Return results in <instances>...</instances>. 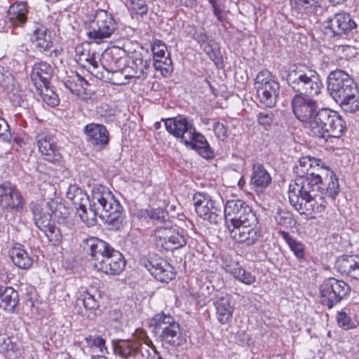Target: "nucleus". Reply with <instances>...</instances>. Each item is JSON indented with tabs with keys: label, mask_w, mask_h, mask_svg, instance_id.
<instances>
[{
	"label": "nucleus",
	"mask_w": 359,
	"mask_h": 359,
	"mask_svg": "<svg viewBox=\"0 0 359 359\" xmlns=\"http://www.w3.org/2000/svg\"><path fill=\"white\" fill-rule=\"evenodd\" d=\"M43 101L50 107H55L59 104L57 95L50 88L49 85H46L37 89Z\"/></svg>",
	"instance_id": "42"
},
{
	"label": "nucleus",
	"mask_w": 359,
	"mask_h": 359,
	"mask_svg": "<svg viewBox=\"0 0 359 359\" xmlns=\"http://www.w3.org/2000/svg\"><path fill=\"white\" fill-rule=\"evenodd\" d=\"M81 191V189L79 187H78L76 185L71 184L68 187L67 193H66L67 198L72 202V201L74 198H76V195L79 193V191Z\"/></svg>",
	"instance_id": "58"
},
{
	"label": "nucleus",
	"mask_w": 359,
	"mask_h": 359,
	"mask_svg": "<svg viewBox=\"0 0 359 359\" xmlns=\"http://www.w3.org/2000/svg\"><path fill=\"white\" fill-rule=\"evenodd\" d=\"M11 257L14 264L22 269L30 268L33 264L32 258L29 253L20 247L12 249Z\"/></svg>",
	"instance_id": "36"
},
{
	"label": "nucleus",
	"mask_w": 359,
	"mask_h": 359,
	"mask_svg": "<svg viewBox=\"0 0 359 359\" xmlns=\"http://www.w3.org/2000/svg\"><path fill=\"white\" fill-rule=\"evenodd\" d=\"M236 261H234L232 259L228 257H226V256H224L222 258V268L224 269V270H226L229 266L231 265L232 263H234L236 262Z\"/></svg>",
	"instance_id": "62"
},
{
	"label": "nucleus",
	"mask_w": 359,
	"mask_h": 359,
	"mask_svg": "<svg viewBox=\"0 0 359 359\" xmlns=\"http://www.w3.org/2000/svg\"><path fill=\"white\" fill-rule=\"evenodd\" d=\"M27 12L25 4L15 3L7 11L6 22L13 27L22 26L27 21Z\"/></svg>",
	"instance_id": "28"
},
{
	"label": "nucleus",
	"mask_w": 359,
	"mask_h": 359,
	"mask_svg": "<svg viewBox=\"0 0 359 359\" xmlns=\"http://www.w3.org/2000/svg\"><path fill=\"white\" fill-rule=\"evenodd\" d=\"M14 351V344L11 339L5 335H0V353L8 355L10 352Z\"/></svg>",
	"instance_id": "54"
},
{
	"label": "nucleus",
	"mask_w": 359,
	"mask_h": 359,
	"mask_svg": "<svg viewBox=\"0 0 359 359\" xmlns=\"http://www.w3.org/2000/svg\"><path fill=\"white\" fill-rule=\"evenodd\" d=\"M116 23L112 15L105 10L95 11L93 19L89 24L88 38L97 43L109 38L116 29Z\"/></svg>",
	"instance_id": "10"
},
{
	"label": "nucleus",
	"mask_w": 359,
	"mask_h": 359,
	"mask_svg": "<svg viewBox=\"0 0 359 359\" xmlns=\"http://www.w3.org/2000/svg\"><path fill=\"white\" fill-rule=\"evenodd\" d=\"M89 62L90 63L93 69H96L98 67V62L95 61V59H90L89 60Z\"/></svg>",
	"instance_id": "64"
},
{
	"label": "nucleus",
	"mask_w": 359,
	"mask_h": 359,
	"mask_svg": "<svg viewBox=\"0 0 359 359\" xmlns=\"http://www.w3.org/2000/svg\"><path fill=\"white\" fill-rule=\"evenodd\" d=\"M213 129L216 136L219 140H224L228 137V129L223 123H215Z\"/></svg>",
	"instance_id": "57"
},
{
	"label": "nucleus",
	"mask_w": 359,
	"mask_h": 359,
	"mask_svg": "<svg viewBox=\"0 0 359 359\" xmlns=\"http://www.w3.org/2000/svg\"><path fill=\"white\" fill-rule=\"evenodd\" d=\"M39 152L44 160L55 163L60 161L62 155L60 153L54 137L46 131L39 133L36 137Z\"/></svg>",
	"instance_id": "19"
},
{
	"label": "nucleus",
	"mask_w": 359,
	"mask_h": 359,
	"mask_svg": "<svg viewBox=\"0 0 359 359\" xmlns=\"http://www.w3.org/2000/svg\"><path fill=\"white\" fill-rule=\"evenodd\" d=\"M197 4V0H180V6H183L187 8H194Z\"/></svg>",
	"instance_id": "63"
},
{
	"label": "nucleus",
	"mask_w": 359,
	"mask_h": 359,
	"mask_svg": "<svg viewBox=\"0 0 359 359\" xmlns=\"http://www.w3.org/2000/svg\"><path fill=\"white\" fill-rule=\"evenodd\" d=\"M0 86L8 95L10 100L17 104H20V95L13 76L6 72H0Z\"/></svg>",
	"instance_id": "30"
},
{
	"label": "nucleus",
	"mask_w": 359,
	"mask_h": 359,
	"mask_svg": "<svg viewBox=\"0 0 359 359\" xmlns=\"http://www.w3.org/2000/svg\"><path fill=\"white\" fill-rule=\"evenodd\" d=\"M231 238L248 246L255 244L262 236L255 213L243 200H229L223 210Z\"/></svg>",
	"instance_id": "2"
},
{
	"label": "nucleus",
	"mask_w": 359,
	"mask_h": 359,
	"mask_svg": "<svg viewBox=\"0 0 359 359\" xmlns=\"http://www.w3.org/2000/svg\"><path fill=\"white\" fill-rule=\"evenodd\" d=\"M87 142L96 151L104 149L109 144V135L106 127L102 124L91 123L83 129Z\"/></svg>",
	"instance_id": "20"
},
{
	"label": "nucleus",
	"mask_w": 359,
	"mask_h": 359,
	"mask_svg": "<svg viewBox=\"0 0 359 359\" xmlns=\"http://www.w3.org/2000/svg\"><path fill=\"white\" fill-rule=\"evenodd\" d=\"M336 266L340 273L359 280L358 255H343L336 262Z\"/></svg>",
	"instance_id": "25"
},
{
	"label": "nucleus",
	"mask_w": 359,
	"mask_h": 359,
	"mask_svg": "<svg viewBox=\"0 0 359 359\" xmlns=\"http://www.w3.org/2000/svg\"><path fill=\"white\" fill-rule=\"evenodd\" d=\"M83 248L90 257V265L96 269L114 249L106 241L96 237H90L83 241Z\"/></svg>",
	"instance_id": "15"
},
{
	"label": "nucleus",
	"mask_w": 359,
	"mask_h": 359,
	"mask_svg": "<svg viewBox=\"0 0 359 359\" xmlns=\"http://www.w3.org/2000/svg\"><path fill=\"white\" fill-rule=\"evenodd\" d=\"M47 205L58 222H64L69 215V209L62 203H58L53 200L48 202Z\"/></svg>",
	"instance_id": "41"
},
{
	"label": "nucleus",
	"mask_w": 359,
	"mask_h": 359,
	"mask_svg": "<svg viewBox=\"0 0 359 359\" xmlns=\"http://www.w3.org/2000/svg\"><path fill=\"white\" fill-rule=\"evenodd\" d=\"M193 202L197 215L211 224H219L223 219V201L221 198H213L206 192H197L194 195Z\"/></svg>",
	"instance_id": "8"
},
{
	"label": "nucleus",
	"mask_w": 359,
	"mask_h": 359,
	"mask_svg": "<svg viewBox=\"0 0 359 359\" xmlns=\"http://www.w3.org/2000/svg\"><path fill=\"white\" fill-rule=\"evenodd\" d=\"M110 255L96 269L107 275H119L125 269L126 262L123 255L118 250H111Z\"/></svg>",
	"instance_id": "22"
},
{
	"label": "nucleus",
	"mask_w": 359,
	"mask_h": 359,
	"mask_svg": "<svg viewBox=\"0 0 359 359\" xmlns=\"http://www.w3.org/2000/svg\"><path fill=\"white\" fill-rule=\"evenodd\" d=\"M242 266L238 262H236L232 263L231 266H229L225 271V272L231 274L234 278L236 276L237 273L240 269H241Z\"/></svg>",
	"instance_id": "59"
},
{
	"label": "nucleus",
	"mask_w": 359,
	"mask_h": 359,
	"mask_svg": "<svg viewBox=\"0 0 359 359\" xmlns=\"http://www.w3.org/2000/svg\"><path fill=\"white\" fill-rule=\"evenodd\" d=\"M292 7L312 11L320 6V0H290Z\"/></svg>",
	"instance_id": "47"
},
{
	"label": "nucleus",
	"mask_w": 359,
	"mask_h": 359,
	"mask_svg": "<svg viewBox=\"0 0 359 359\" xmlns=\"http://www.w3.org/2000/svg\"><path fill=\"white\" fill-rule=\"evenodd\" d=\"M142 344L135 341H123L117 348L118 355L125 359L135 355L141 348Z\"/></svg>",
	"instance_id": "40"
},
{
	"label": "nucleus",
	"mask_w": 359,
	"mask_h": 359,
	"mask_svg": "<svg viewBox=\"0 0 359 359\" xmlns=\"http://www.w3.org/2000/svg\"><path fill=\"white\" fill-rule=\"evenodd\" d=\"M172 222H165V225L157 226L154 231V241L158 248L165 250L168 240L172 232Z\"/></svg>",
	"instance_id": "34"
},
{
	"label": "nucleus",
	"mask_w": 359,
	"mask_h": 359,
	"mask_svg": "<svg viewBox=\"0 0 359 359\" xmlns=\"http://www.w3.org/2000/svg\"><path fill=\"white\" fill-rule=\"evenodd\" d=\"M187 244L184 236L179 232L172 229V232L168 240L165 250H173L181 248Z\"/></svg>",
	"instance_id": "43"
},
{
	"label": "nucleus",
	"mask_w": 359,
	"mask_h": 359,
	"mask_svg": "<svg viewBox=\"0 0 359 359\" xmlns=\"http://www.w3.org/2000/svg\"><path fill=\"white\" fill-rule=\"evenodd\" d=\"M43 231L47 236L49 241L52 242L54 245H58L62 241V233L59 228L50 223L43 229H39Z\"/></svg>",
	"instance_id": "44"
},
{
	"label": "nucleus",
	"mask_w": 359,
	"mask_h": 359,
	"mask_svg": "<svg viewBox=\"0 0 359 359\" xmlns=\"http://www.w3.org/2000/svg\"><path fill=\"white\" fill-rule=\"evenodd\" d=\"M271 177L264 165L261 163H254L250 177V185L256 191H263L271 183Z\"/></svg>",
	"instance_id": "26"
},
{
	"label": "nucleus",
	"mask_w": 359,
	"mask_h": 359,
	"mask_svg": "<svg viewBox=\"0 0 359 359\" xmlns=\"http://www.w3.org/2000/svg\"><path fill=\"white\" fill-rule=\"evenodd\" d=\"M327 80L330 95L344 111L353 114L359 110V90L348 74L336 69L329 74Z\"/></svg>",
	"instance_id": "4"
},
{
	"label": "nucleus",
	"mask_w": 359,
	"mask_h": 359,
	"mask_svg": "<svg viewBox=\"0 0 359 359\" xmlns=\"http://www.w3.org/2000/svg\"><path fill=\"white\" fill-rule=\"evenodd\" d=\"M149 326L156 334H159L158 337L163 343L170 346H180L186 341L180 324L170 314L164 312L155 314L149 321Z\"/></svg>",
	"instance_id": "7"
},
{
	"label": "nucleus",
	"mask_w": 359,
	"mask_h": 359,
	"mask_svg": "<svg viewBox=\"0 0 359 359\" xmlns=\"http://www.w3.org/2000/svg\"><path fill=\"white\" fill-rule=\"evenodd\" d=\"M274 218L278 225L285 227H292L294 223L292 214L287 211L280 210L277 212Z\"/></svg>",
	"instance_id": "46"
},
{
	"label": "nucleus",
	"mask_w": 359,
	"mask_h": 359,
	"mask_svg": "<svg viewBox=\"0 0 359 359\" xmlns=\"http://www.w3.org/2000/svg\"><path fill=\"white\" fill-rule=\"evenodd\" d=\"M80 304L84 307V310L79 311L80 313L83 316H86L89 320L95 319L97 316L96 311L99 307L95 297L88 292H86L83 294L82 299H77L76 305Z\"/></svg>",
	"instance_id": "33"
},
{
	"label": "nucleus",
	"mask_w": 359,
	"mask_h": 359,
	"mask_svg": "<svg viewBox=\"0 0 359 359\" xmlns=\"http://www.w3.org/2000/svg\"><path fill=\"white\" fill-rule=\"evenodd\" d=\"M154 67L156 70L165 71L168 72L172 65V60L170 57V53L167 54L166 57L154 59Z\"/></svg>",
	"instance_id": "52"
},
{
	"label": "nucleus",
	"mask_w": 359,
	"mask_h": 359,
	"mask_svg": "<svg viewBox=\"0 0 359 359\" xmlns=\"http://www.w3.org/2000/svg\"><path fill=\"white\" fill-rule=\"evenodd\" d=\"M326 28L331 31L332 37L343 38L353 34L357 28V24L350 14L340 12L328 18Z\"/></svg>",
	"instance_id": "18"
},
{
	"label": "nucleus",
	"mask_w": 359,
	"mask_h": 359,
	"mask_svg": "<svg viewBox=\"0 0 359 359\" xmlns=\"http://www.w3.org/2000/svg\"><path fill=\"white\" fill-rule=\"evenodd\" d=\"M323 182L325 194L332 199H334L339 193V185L338 180L333 171H328L323 178Z\"/></svg>",
	"instance_id": "38"
},
{
	"label": "nucleus",
	"mask_w": 359,
	"mask_h": 359,
	"mask_svg": "<svg viewBox=\"0 0 359 359\" xmlns=\"http://www.w3.org/2000/svg\"><path fill=\"white\" fill-rule=\"evenodd\" d=\"M72 203L76 209V212H79V210H81L86 208L88 205H90V204H92V201H90L88 196L81 190V191H79L76 198L72 201Z\"/></svg>",
	"instance_id": "50"
},
{
	"label": "nucleus",
	"mask_w": 359,
	"mask_h": 359,
	"mask_svg": "<svg viewBox=\"0 0 359 359\" xmlns=\"http://www.w3.org/2000/svg\"><path fill=\"white\" fill-rule=\"evenodd\" d=\"M192 140L185 142V145L198 151V154L205 158L210 159L214 157V152L211 149L205 137L200 133L194 130Z\"/></svg>",
	"instance_id": "31"
},
{
	"label": "nucleus",
	"mask_w": 359,
	"mask_h": 359,
	"mask_svg": "<svg viewBox=\"0 0 359 359\" xmlns=\"http://www.w3.org/2000/svg\"><path fill=\"white\" fill-rule=\"evenodd\" d=\"M29 209L32 214V219L39 229H43L50 222L51 216L43 211V203L39 201H32L29 204Z\"/></svg>",
	"instance_id": "32"
},
{
	"label": "nucleus",
	"mask_w": 359,
	"mask_h": 359,
	"mask_svg": "<svg viewBox=\"0 0 359 359\" xmlns=\"http://www.w3.org/2000/svg\"><path fill=\"white\" fill-rule=\"evenodd\" d=\"M53 74L52 67L46 62L35 63L32 67L31 79L37 89L49 85V80Z\"/></svg>",
	"instance_id": "24"
},
{
	"label": "nucleus",
	"mask_w": 359,
	"mask_h": 359,
	"mask_svg": "<svg viewBox=\"0 0 359 359\" xmlns=\"http://www.w3.org/2000/svg\"><path fill=\"white\" fill-rule=\"evenodd\" d=\"M9 134V126L6 120L0 116V136H6Z\"/></svg>",
	"instance_id": "61"
},
{
	"label": "nucleus",
	"mask_w": 359,
	"mask_h": 359,
	"mask_svg": "<svg viewBox=\"0 0 359 359\" xmlns=\"http://www.w3.org/2000/svg\"><path fill=\"white\" fill-rule=\"evenodd\" d=\"M274 114L271 111H262L257 115L258 123L265 128L271 126L273 121Z\"/></svg>",
	"instance_id": "55"
},
{
	"label": "nucleus",
	"mask_w": 359,
	"mask_h": 359,
	"mask_svg": "<svg viewBox=\"0 0 359 359\" xmlns=\"http://www.w3.org/2000/svg\"><path fill=\"white\" fill-rule=\"evenodd\" d=\"M130 8L133 11L142 16L146 15L148 11L145 0H130Z\"/></svg>",
	"instance_id": "56"
},
{
	"label": "nucleus",
	"mask_w": 359,
	"mask_h": 359,
	"mask_svg": "<svg viewBox=\"0 0 359 359\" xmlns=\"http://www.w3.org/2000/svg\"><path fill=\"white\" fill-rule=\"evenodd\" d=\"M166 130L174 137L181 139L185 144L191 141L195 127L193 121L184 116L162 119Z\"/></svg>",
	"instance_id": "17"
},
{
	"label": "nucleus",
	"mask_w": 359,
	"mask_h": 359,
	"mask_svg": "<svg viewBox=\"0 0 359 359\" xmlns=\"http://www.w3.org/2000/svg\"><path fill=\"white\" fill-rule=\"evenodd\" d=\"M140 264L144 266L154 278L162 283H168L175 278L176 273L174 267L164 258L153 255L149 257H142Z\"/></svg>",
	"instance_id": "13"
},
{
	"label": "nucleus",
	"mask_w": 359,
	"mask_h": 359,
	"mask_svg": "<svg viewBox=\"0 0 359 359\" xmlns=\"http://www.w3.org/2000/svg\"><path fill=\"white\" fill-rule=\"evenodd\" d=\"M19 304L18 292L12 287L0 285V308L8 313H15Z\"/></svg>",
	"instance_id": "27"
},
{
	"label": "nucleus",
	"mask_w": 359,
	"mask_h": 359,
	"mask_svg": "<svg viewBox=\"0 0 359 359\" xmlns=\"http://www.w3.org/2000/svg\"><path fill=\"white\" fill-rule=\"evenodd\" d=\"M76 212V215L88 226H94L97 217H100L110 229L118 230L124 221L123 208L114 195L107 187H95L92 194V204Z\"/></svg>",
	"instance_id": "3"
},
{
	"label": "nucleus",
	"mask_w": 359,
	"mask_h": 359,
	"mask_svg": "<svg viewBox=\"0 0 359 359\" xmlns=\"http://www.w3.org/2000/svg\"><path fill=\"white\" fill-rule=\"evenodd\" d=\"M226 0H208L212 8L214 15L219 22H223L224 20V3Z\"/></svg>",
	"instance_id": "49"
},
{
	"label": "nucleus",
	"mask_w": 359,
	"mask_h": 359,
	"mask_svg": "<svg viewBox=\"0 0 359 359\" xmlns=\"http://www.w3.org/2000/svg\"><path fill=\"white\" fill-rule=\"evenodd\" d=\"M234 278L248 285L253 284L256 280L255 276L250 272L247 271L243 266L238 271L236 276H234Z\"/></svg>",
	"instance_id": "53"
},
{
	"label": "nucleus",
	"mask_w": 359,
	"mask_h": 359,
	"mask_svg": "<svg viewBox=\"0 0 359 359\" xmlns=\"http://www.w3.org/2000/svg\"><path fill=\"white\" fill-rule=\"evenodd\" d=\"M140 216L145 219L149 218L153 220L157 226L165 225V222L170 221L167 212L161 208L142 210L140 212Z\"/></svg>",
	"instance_id": "39"
},
{
	"label": "nucleus",
	"mask_w": 359,
	"mask_h": 359,
	"mask_svg": "<svg viewBox=\"0 0 359 359\" xmlns=\"http://www.w3.org/2000/svg\"><path fill=\"white\" fill-rule=\"evenodd\" d=\"M150 65V60L138 57L132 60L129 65L123 69L122 74L126 79L144 80L147 77Z\"/></svg>",
	"instance_id": "23"
},
{
	"label": "nucleus",
	"mask_w": 359,
	"mask_h": 359,
	"mask_svg": "<svg viewBox=\"0 0 359 359\" xmlns=\"http://www.w3.org/2000/svg\"><path fill=\"white\" fill-rule=\"evenodd\" d=\"M48 29L42 24H36L34 30L36 48L41 53L49 51L53 46L50 36L48 34Z\"/></svg>",
	"instance_id": "29"
},
{
	"label": "nucleus",
	"mask_w": 359,
	"mask_h": 359,
	"mask_svg": "<svg viewBox=\"0 0 359 359\" xmlns=\"http://www.w3.org/2000/svg\"><path fill=\"white\" fill-rule=\"evenodd\" d=\"M242 266L238 262H236L232 263L231 266H229L225 271V272L231 274L234 278L236 276L237 273L240 269H241Z\"/></svg>",
	"instance_id": "60"
},
{
	"label": "nucleus",
	"mask_w": 359,
	"mask_h": 359,
	"mask_svg": "<svg viewBox=\"0 0 359 359\" xmlns=\"http://www.w3.org/2000/svg\"><path fill=\"white\" fill-rule=\"evenodd\" d=\"M186 32L187 36L200 44L204 52L215 65H217L222 62L220 47L212 36L208 34L205 28L188 25L186 27Z\"/></svg>",
	"instance_id": "12"
},
{
	"label": "nucleus",
	"mask_w": 359,
	"mask_h": 359,
	"mask_svg": "<svg viewBox=\"0 0 359 359\" xmlns=\"http://www.w3.org/2000/svg\"><path fill=\"white\" fill-rule=\"evenodd\" d=\"M151 50L153 53L154 59L166 57L168 48L166 45L161 40H155L151 45Z\"/></svg>",
	"instance_id": "48"
},
{
	"label": "nucleus",
	"mask_w": 359,
	"mask_h": 359,
	"mask_svg": "<svg viewBox=\"0 0 359 359\" xmlns=\"http://www.w3.org/2000/svg\"><path fill=\"white\" fill-rule=\"evenodd\" d=\"M287 81L291 88L300 95L307 97L318 95L323 84L318 73L304 66L293 65L288 71Z\"/></svg>",
	"instance_id": "5"
},
{
	"label": "nucleus",
	"mask_w": 359,
	"mask_h": 359,
	"mask_svg": "<svg viewBox=\"0 0 359 359\" xmlns=\"http://www.w3.org/2000/svg\"><path fill=\"white\" fill-rule=\"evenodd\" d=\"M309 128L313 136L327 140L340 137L346 126L344 119L336 111L320 108L311 122Z\"/></svg>",
	"instance_id": "6"
},
{
	"label": "nucleus",
	"mask_w": 359,
	"mask_h": 359,
	"mask_svg": "<svg viewBox=\"0 0 359 359\" xmlns=\"http://www.w3.org/2000/svg\"><path fill=\"white\" fill-rule=\"evenodd\" d=\"M295 180L289 185L288 198L300 214H321L327 203L323 196V178L330 170L321 159L302 156L294 167Z\"/></svg>",
	"instance_id": "1"
},
{
	"label": "nucleus",
	"mask_w": 359,
	"mask_h": 359,
	"mask_svg": "<svg viewBox=\"0 0 359 359\" xmlns=\"http://www.w3.org/2000/svg\"><path fill=\"white\" fill-rule=\"evenodd\" d=\"M313 97L295 95L292 100V111L296 118L309 126L319 109L317 101Z\"/></svg>",
	"instance_id": "16"
},
{
	"label": "nucleus",
	"mask_w": 359,
	"mask_h": 359,
	"mask_svg": "<svg viewBox=\"0 0 359 359\" xmlns=\"http://www.w3.org/2000/svg\"><path fill=\"white\" fill-rule=\"evenodd\" d=\"M25 200L17 187L11 182L0 183V208L3 211L22 210Z\"/></svg>",
	"instance_id": "14"
},
{
	"label": "nucleus",
	"mask_w": 359,
	"mask_h": 359,
	"mask_svg": "<svg viewBox=\"0 0 359 359\" xmlns=\"http://www.w3.org/2000/svg\"><path fill=\"white\" fill-rule=\"evenodd\" d=\"M337 320L339 327H342L344 330H349L356 327L351 317L348 316L344 311L338 313L337 316Z\"/></svg>",
	"instance_id": "51"
},
{
	"label": "nucleus",
	"mask_w": 359,
	"mask_h": 359,
	"mask_svg": "<svg viewBox=\"0 0 359 359\" xmlns=\"http://www.w3.org/2000/svg\"><path fill=\"white\" fill-rule=\"evenodd\" d=\"M255 88L261 103L273 107L279 96L280 85L272 74L265 69L259 72L255 79Z\"/></svg>",
	"instance_id": "9"
},
{
	"label": "nucleus",
	"mask_w": 359,
	"mask_h": 359,
	"mask_svg": "<svg viewBox=\"0 0 359 359\" xmlns=\"http://www.w3.org/2000/svg\"><path fill=\"white\" fill-rule=\"evenodd\" d=\"M277 234L284 239L290 249L293 252L294 255L299 260L305 259V247L301 241L294 238L288 232L283 230L278 231Z\"/></svg>",
	"instance_id": "35"
},
{
	"label": "nucleus",
	"mask_w": 359,
	"mask_h": 359,
	"mask_svg": "<svg viewBox=\"0 0 359 359\" xmlns=\"http://www.w3.org/2000/svg\"><path fill=\"white\" fill-rule=\"evenodd\" d=\"M86 345L90 348L98 349L100 352H103L107 349L105 340L97 335H88L84 338Z\"/></svg>",
	"instance_id": "45"
},
{
	"label": "nucleus",
	"mask_w": 359,
	"mask_h": 359,
	"mask_svg": "<svg viewBox=\"0 0 359 359\" xmlns=\"http://www.w3.org/2000/svg\"><path fill=\"white\" fill-rule=\"evenodd\" d=\"M64 84L72 94L76 95L85 94L86 87L89 86L88 82L78 74L65 80Z\"/></svg>",
	"instance_id": "37"
},
{
	"label": "nucleus",
	"mask_w": 359,
	"mask_h": 359,
	"mask_svg": "<svg viewBox=\"0 0 359 359\" xmlns=\"http://www.w3.org/2000/svg\"><path fill=\"white\" fill-rule=\"evenodd\" d=\"M213 304L216 309L217 319L221 324L231 322L234 311L232 297L227 293L220 292L215 295Z\"/></svg>",
	"instance_id": "21"
},
{
	"label": "nucleus",
	"mask_w": 359,
	"mask_h": 359,
	"mask_svg": "<svg viewBox=\"0 0 359 359\" xmlns=\"http://www.w3.org/2000/svg\"><path fill=\"white\" fill-rule=\"evenodd\" d=\"M351 292L350 286L344 281L334 278H328L319 286L321 304L329 309L346 299Z\"/></svg>",
	"instance_id": "11"
}]
</instances>
